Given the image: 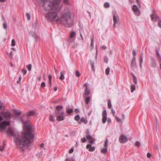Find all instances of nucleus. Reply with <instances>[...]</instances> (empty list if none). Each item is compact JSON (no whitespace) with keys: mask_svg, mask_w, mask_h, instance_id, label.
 <instances>
[{"mask_svg":"<svg viewBox=\"0 0 161 161\" xmlns=\"http://www.w3.org/2000/svg\"><path fill=\"white\" fill-rule=\"evenodd\" d=\"M158 26L161 28V19H158Z\"/></svg>","mask_w":161,"mask_h":161,"instance_id":"obj_28","label":"nucleus"},{"mask_svg":"<svg viewBox=\"0 0 161 161\" xmlns=\"http://www.w3.org/2000/svg\"><path fill=\"white\" fill-rule=\"evenodd\" d=\"M136 0V1L137 3V4H138V5H140V2H139V0Z\"/></svg>","mask_w":161,"mask_h":161,"instance_id":"obj_58","label":"nucleus"},{"mask_svg":"<svg viewBox=\"0 0 161 161\" xmlns=\"http://www.w3.org/2000/svg\"><path fill=\"white\" fill-rule=\"evenodd\" d=\"M151 19L152 21H155L157 20H158L159 19H160L159 17L155 14H153L151 15Z\"/></svg>","mask_w":161,"mask_h":161,"instance_id":"obj_13","label":"nucleus"},{"mask_svg":"<svg viewBox=\"0 0 161 161\" xmlns=\"http://www.w3.org/2000/svg\"><path fill=\"white\" fill-rule=\"evenodd\" d=\"M156 54L159 58V62L161 61V57H160V55L157 50L156 51Z\"/></svg>","mask_w":161,"mask_h":161,"instance_id":"obj_24","label":"nucleus"},{"mask_svg":"<svg viewBox=\"0 0 161 161\" xmlns=\"http://www.w3.org/2000/svg\"><path fill=\"white\" fill-rule=\"evenodd\" d=\"M60 76L59 77V79L61 80H63L64 79V73L63 72H61L60 73Z\"/></svg>","mask_w":161,"mask_h":161,"instance_id":"obj_23","label":"nucleus"},{"mask_svg":"<svg viewBox=\"0 0 161 161\" xmlns=\"http://www.w3.org/2000/svg\"><path fill=\"white\" fill-rule=\"evenodd\" d=\"M65 116L64 112L57 113L56 120L58 121H63L64 119Z\"/></svg>","mask_w":161,"mask_h":161,"instance_id":"obj_5","label":"nucleus"},{"mask_svg":"<svg viewBox=\"0 0 161 161\" xmlns=\"http://www.w3.org/2000/svg\"><path fill=\"white\" fill-rule=\"evenodd\" d=\"M111 111H112V113L113 115V116H115V111L113 109H112Z\"/></svg>","mask_w":161,"mask_h":161,"instance_id":"obj_54","label":"nucleus"},{"mask_svg":"<svg viewBox=\"0 0 161 161\" xmlns=\"http://www.w3.org/2000/svg\"><path fill=\"white\" fill-rule=\"evenodd\" d=\"M31 67H32V65L31 64H29L28 65L26 66V67H27L28 70L29 71H30L31 70Z\"/></svg>","mask_w":161,"mask_h":161,"instance_id":"obj_31","label":"nucleus"},{"mask_svg":"<svg viewBox=\"0 0 161 161\" xmlns=\"http://www.w3.org/2000/svg\"><path fill=\"white\" fill-rule=\"evenodd\" d=\"M5 109V106L3 103L0 101V110H4Z\"/></svg>","mask_w":161,"mask_h":161,"instance_id":"obj_19","label":"nucleus"},{"mask_svg":"<svg viewBox=\"0 0 161 161\" xmlns=\"http://www.w3.org/2000/svg\"><path fill=\"white\" fill-rule=\"evenodd\" d=\"M75 111L76 112V113H78L79 112V110L77 109H75Z\"/></svg>","mask_w":161,"mask_h":161,"instance_id":"obj_62","label":"nucleus"},{"mask_svg":"<svg viewBox=\"0 0 161 161\" xmlns=\"http://www.w3.org/2000/svg\"><path fill=\"white\" fill-rule=\"evenodd\" d=\"M22 122L25 130L22 135L18 134L17 136H16L14 129L11 127H8L6 131L9 135L15 136L14 139V142L18 147L23 149L31 145L33 139L32 132L34 131V128L30 124L28 120L25 122L22 120Z\"/></svg>","mask_w":161,"mask_h":161,"instance_id":"obj_1","label":"nucleus"},{"mask_svg":"<svg viewBox=\"0 0 161 161\" xmlns=\"http://www.w3.org/2000/svg\"><path fill=\"white\" fill-rule=\"evenodd\" d=\"M122 119H125V115L124 114H122Z\"/></svg>","mask_w":161,"mask_h":161,"instance_id":"obj_60","label":"nucleus"},{"mask_svg":"<svg viewBox=\"0 0 161 161\" xmlns=\"http://www.w3.org/2000/svg\"><path fill=\"white\" fill-rule=\"evenodd\" d=\"M136 66L135 61H132L131 63V66L132 68H134Z\"/></svg>","mask_w":161,"mask_h":161,"instance_id":"obj_26","label":"nucleus"},{"mask_svg":"<svg viewBox=\"0 0 161 161\" xmlns=\"http://www.w3.org/2000/svg\"><path fill=\"white\" fill-rule=\"evenodd\" d=\"M110 71V68L109 67L107 68L105 70V74L107 75L109 74Z\"/></svg>","mask_w":161,"mask_h":161,"instance_id":"obj_29","label":"nucleus"},{"mask_svg":"<svg viewBox=\"0 0 161 161\" xmlns=\"http://www.w3.org/2000/svg\"><path fill=\"white\" fill-rule=\"evenodd\" d=\"M63 2L66 5H69L70 4L69 0H63Z\"/></svg>","mask_w":161,"mask_h":161,"instance_id":"obj_22","label":"nucleus"},{"mask_svg":"<svg viewBox=\"0 0 161 161\" xmlns=\"http://www.w3.org/2000/svg\"><path fill=\"white\" fill-rule=\"evenodd\" d=\"M91 65L92 66V69L93 70H94V62H91Z\"/></svg>","mask_w":161,"mask_h":161,"instance_id":"obj_37","label":"nucleus"},{"mask_svg":"<svg viewBox=\"0 0 161 161\" xmlns=\"http://www.w3.org/2000/svg\"><path fill=\"white\" fill-rule=\"evenodd\" d=\"M21 114V112L20 111H16L15 112V115L18 116H19Z\"/></svg>","mask_w":161,"mask_h":161,"instance_id":"obj_36","label":"nucleus"},{"mask_svg":"<svg viewBox=\"0 0 161 161\" xmlns=\"http://www.w3.org/2000/svg\"><path fill=\"white\" fill-rule=\"evenodd\" d=\"M104 6L106 8H108L109 7V5L108 3H106L104 4Z\"/></svg>","mask_w":161,"mask_h":161,"instance_id":"obj_43","label":"nucleus"},{"mask_svg":"<svg viewBox=\"0 0 161 161\" xmlns=\"http://www.w3.org/2000/svg\"><path fill=\"white\" fill-rule=\"evenodd\" d=\"M61 0H55L51 3V22L62 24L67 27L73 25L71 20V12L68 9H65L61 13L60 17L57 14L61 9L62 5L59 4Z\"/></svg>","mask_w":161,"mask_h":161,"instance_id":"obj_2","label":"nucleus"},{"mask_svg":"<svg viewBox=\"0 0 161 161\" xmlns=\"http://www.w3.org/2000/svg\"><path fill=\"white\" fill-rule=\"evenodd\" d=\"M132 76H133V82L135 84H136L137 83V80H136V77L135 76V75H133Z\"/></svg>","mask_w":161,"mask_h":161,"instance_id":"obj_30","label":"nucleus"},{"mask_svg":"<svg viewBox=\"0 0 161 161\" xmlns=\"http://www.w3.org/2000/svg\"><path fill=\"white\" fill-rule=\"evenodd\" d=\"M140 142L138 141L136 142L135 146L136 147H139L140 146Z\"/></svg>","mask_w":161,"mask_h":161,"instance_id":"obj_34","label":"nucleus"},{"mask_svg":"<svg viewBox=\"0 0 161 161\" xmlns=\"http://www.w3.org/2000/svg\"><path fill=\"white\" fill-rule=\"evenodd\" d=\"M107 122L108 123H110L111 122V119H110L108 118V119Z\"/></svg>","mask_w":161,"mask_h":161,"instance_id":"obj_57","label":"nucleus"},{"mask_svg":"<svg viewBox=\"0 0 161 161\" xmlns=\"http://www.w3.org/2000/svg\"><path fill=\"white\" fill-rule=\"evenodd\" d=\"M21 76H20L19 77V79L17 81V83H20V82L21 81Z\"/></svg>","mask_w":161,"mask_h":161,"instance_id":"obj_52","label":"nucleus"},{"mask_svg":"<svg viewBox=\"0 0 161 161\" xmlns=\"http://www.w3.org/2000/svg\"><path fill=\"white\" fill-rule=\"evenodd\" d=\"M15 45V41L14 39H13L12 40L11 45L12 46H14Z\"/></svg>","mask_w":161,"mask_h":161,"instance_id":"obj_41","label":"nucleus"},{"mask_svg":"<svg viewBox=\"0 0 161 161\" xmlns=\"http://www.w3.org/2000/svg\"><path fill=\"white\" fill-rule=\"evenodd\" d=\"M56 109L57 110V113H61L62 112H64L63 109V107L61 106H58L56 107Z\"/></svg>","mask_w":161,"mask_h":161,"instance_id":"obj_14","label":"nucleus"},{"mask_svg":"<svg viewBox=\"0 0 161 161\" xmlns=\"http://www.w3.org/2000/svg\"><path fill=\"white\" fill-rule=\"evenodd\" d=\"M108 144V140L107 139L105 141L104 146L105 147H107Z\"/></svg>","mask_w":161,"mask_h":161,"instance_id":"obj_45","label":"nucleus"},{"mask_svg":"<svg viewBox=\"0 0 161 161\" xmlns=\"http://www.w3.org/2000/svg\"><path fill=\"white\" fill-rule=\"evenodd\" d=\"M39 4L41 5L45 11V16L47 19L50 20V0H37Z\"/></svg>","mask_w":161,"mask_h":161,"instance_id":"obj_3","label":"nucleus"},{"mask_svg":"<svg viewBox=\"0 0 161 161\" xmlns=\"http://www.w3.org/2000/svg\"><path fill=\"white\" fill-rule=\"evenodd\" d=\"M87 139L89 141V143L91 144H92L93 143L94 139L93 137L90 135H88L86 136Z\"/></svg>","mask_w":161,"mask_h":161,"instance_id":"obj_15","label":"nucleus"},{"mask_svg":"<svg viewBox=\"0 0 161 161\" xmlns=\"http://www.w3.org/2000/svg\"><path fill=\"white\" fill-rule=\"evenodd\" d=\"M75 74H76V76L78 77H80V73L79 71H76Z\"/></svg>","mask_w":161,"mask_h":161,"instance_id":"obj_44","label":"nucleus"},{"mask_svg":"<svg viewBox=\"0 0 161 161\" xmlns=\"http://www.w3.org/2000/svg\"><path fill=\"white\" fill-rule=\"evenodd\" d=\"M76 34L74 31H72L69 34V37L68 39V41L69 42H73L76 38Z\"/></svg>","mask_w":161,"mask_h":161,"instance_id":"obj_4","label":"nucleus"},{"mask_svg":"<svg viewBox=\"0 0 161 161\" xmlns=\"http://www.w3.org/2000/svg\"><path fill=\"white\" fill-rule=\"evenodd\" d=\"M113 20L114 23V26L115 24L119 21V18L118 16L117 15H114L113 17Z\"/></svg>","mask_w":161,"mask_h":161,"instance_id":"obj_16","label":"nucleus"},{"mask_svg":"<svg viewBox=\"0 0 161 161\" xmlns=\"http://www.w3.org/2000/svg\"><path fill=\"white\" fill-rule=\"evenodd\" d=\"M115 118L116 121L118 122H120L121 121V120L119 118L117 117L116 116H115Z\"/></svg>","mask_w":161,"mask_h":161,"instance_id":"obj_40","label":"nucleus"},{"mask_svg":"<svg viewBox=\"0 0 161 161\" xmlns=\"http://www.w3.org/2000/svg\"><path fill=\"white\" fill-rule=\"evenodd\" d=\"M147 158H150L151 157V155L150 153H148L147 154Z\"/></svg>","mask_w":161,"mask_h":161,"instance_id":"obj_53","label":"nucleus"},{"mask_svg":"<svg viewBox=\"0 0 161 161\" xmlns=\"http://www.w3.org/2000/svg\"><path fill=\"white\" fill-rule=\"evenodd\" d=\"M127 137L124 135H121L119 137V141L120 143H125L127 142Z\"/></svg>","mask_w":161,"mask_h":161,"instance_id":"obj_10","label":"nucleus"},{"mask_svg":"<svg viewBox=\"0 0 161 161\" xmlns=\"http://www.w3.org/2000/svg\"><path fill=\"white\" fill-rule=\"evenodd\" d=\"M10 124V122L8 121H5L0 124V130H3L5 129L6 126L9 125Z\"/></svg>","mask_w":161,"mask_h":161,"instance_id":"obj_6","label":"nucleus"},{"mask_svg":"<svg viewBox=\"0 0 161 161\" xmlns=\"http://www.w3.org/2000/svg\"><path fill=\"white\" fill-rule=\"evenodd\" d=\"M135 86L134 85H132L131 87V92H133V91H134L135 90Z\"/></svg>","mask_w":161,"mask_h":161,"instance_id":"obj_27","label":"nucleus"},{"mask_svg":"<svg viewBox=\"0 0 161 161\" xmlns=\"http://www.w3.org/2000/svg\"><path fill=\"white\" fill-rule=\"evenodd\" d=\"M80 119V117L79 115H77L75 117V119L76 121L79 120Z\"/></svg>","mask_w":161,"mask_h":161,"instance_id":"obj_35","label":"nucleus"},{"mask_svg":"<svg viewBox=\"0 0 161 161\" xmlns=\"http://www.w3.org/2000/svg\"><path fill=\"white\" fill-rule=\"evenodd\" d=\"M80 36L81 37V38L82 40H83V36L82 35V34L80 33Z\"/></svg>","mask_w":161,"mask_h":161,"instance_id":"obj_64","label":"nucleus"},{"mask_svg":"<svg viewBox=\"0 0 161 161\" xmlns=\"http://www.w3.org/2000/svg\"><path fill=\"white\" fill-rule=\"evenodd\" d=\"M107 120V113L106 110H104L103 111L102 113V121L103 124H104L106 122Z\"/></svg>","mask_w":161,"mask_h":161,"instance_id":"obj_11","label":"nucleus"},{"mask_svg":"<svg viewBox=\"0 0 161 161\" xmlns=\"http://www.w3.org/2000/svg\"><path fill=\"white\" fill-rule=\"evenodd\" d=\"M139 61L140 63V65H141V64L142 62V58H140L139 59Z\"/></svg>","mask_w":161,"mask_h":161,"instance_id":"obj_55","label":"nucleus"},{"mask_svg":"<svg viewBox=\"0 0 161 161\" xmlns=\"http://www.w3.org/2000/svg\"><path fill=\"white\" fill-rule=\"evenodd\" d=\"M21 71L23 73L24 75H25L27 73V70L26 69H22L21 70Z\"/></svg>","mask_w":161,"mask_h":161,"instance_id":"obj_46","label":"nucleus"},{"mask_svg":"<svg viewBox=\"0 0 161 161\" xmlns=\"http://www.w3.org/2000/svg\"><path fill=\"white\" fill-rule=\"evenodd\" d=\"M1 114L6 119L8 120L10 118L11 114L8 112L3 111L1 112Z\"/></svg>","mask_w":161,"mask_h":161,"instance_id":"obj_8","label":"nucleus"},{"mask_svg":"<svg viewBox=\"0 0 161 161\" xmlns=\"http://www.w3.org/2000/svg\"><path fill=\"white\" fill-rule=\"evenodd\" d=\"M101 48L104 50L106 48V47L105 46H103L101 47Z\"/></svg>","mask_w":161,"mask_h":161,"instance_id":"obj_61","label":"nucleus"},{"mask_svg":"<svg viewBox=\"0 0 161 161\" xmlns=\"http://www.w3.org/2000/svg\"><path fill=\"white\" fill-rule=\"evenodd\" d=\"M57 90V87H54V91H56Z\"/></svg>","mask_w":161,"mask_h":161,"instance_id":"obj_63","label":"nucleus"},{"mask_svg":"<svg viewBox=\"0 0 161 161\" xmlns=\"http://www.w3.org/2000/svg\"><path fill=\"white\" fill-rule=\"evenodd\" d=\"M48 79L49 81V83H50V75H48Z\"/></svg>","mask_w":161,"mask_h":161,"instance_id":"obj_59","label":"nucleus"},{"mask_svg":"<svg viewBox=\"0 0 161 161\" xmlns=\"http://www.w3.org/2000/svg\"><path fill=\"white\" fill-rule=\"evenodd\" d=\"M132 9L136 14L137 15H138L140 14V12L137 6L136 5H134L132 6Z\"/></svg>","mask_w":161,"mask_h":161,"instance_id":"obj_12","label":"nucleus"},{"mask_svg":"<svg viewBox=\"0 0 161 161\" xmlns=\"http://www.w3.org/2000/svg\"><path fill=\"white\" fill-rule=\"evenodd\" d=\"M91 44L90 46L91 47V49H92L93 47L94 46V38L93 36L91 37Z\"/></svg>","mask_w":161,"mask_h":161,"instance_id":"obj_20","label":"nucleus"},{"mask_svg":"<svg viewBox=\"0 0 161 161\" xmlns=\"http://www.w3.org/2000/svg\"><path fill=\"white\" fill-rule=\"evenodd\" d=\"M107 152V149L106 148H104L102 149L101 150V152L103 153H106Z\"/></svg>","mask_w":161,"mask_h":161,"instance_id":"obj_32","label":"nucleus"},{"mask_svg":"<svg viewBox=\"0 0 161 161\" xmlns=\"http://www.w3.org/2000/svg\"><path fill=\"white\" fill-rule=\"evenodd\" d=\"M35 113V112L34 111L31 110L27 114V116H33Z\"/></svg>","mask_w":161,"mask_h":161,"instance_id":"obj_21","label":"nucleus"},{"mask_svg":"<svg viewBox=\"0 0 161 161\" xmlns=\"http://www.w3.org/2000/svg\"><path fill=\"white\" fill-rule=\"evenodd\" d=\"M90 100L89 97H87L86 98V102L87 104H88Z\"/></svg>","mask_w":161,"mask_h":161,"instance_id":"obj_42","label":"nucleus"},{"mask_svg":"<svg viewBox=\"0 0 161 161\" xmlns=\"http://www.w3.org/2000/svg\"><path fill=\"white\" fill-rule=\"evenodd\" d=\"M132 54L134 56H135L136 55V52L135 50H133Z\"/></svg>","mask_w":161,"mask_h":161,"instance_id":"obj_51","label":"nucleus"},{"mask_svg":"<svg viewBox=\"0 0 161 161\" xmlns=\"http://www.w3.org/2000/svg\"><path fill=\"white\" fill-rule=\"evenodd\" d=\"M26 16H27V19L29 20H30L31 19V16L30 14H29V13H27L26 14Z\"/></svg>","mask_w":161,"mask_h":161,"instance_id":"obj_39","label":"nucleus"},{"mask_svg":"<svg viewBox=\"0 0 161 161\" xmlns=\"http://www.w3.org/2000/svg\"><path fill=\"white\" fill-rule=\"evenodd\" d=\"M104 60L105 62L106 63H107L108 61V59L107 58V57H105L104 58Z\"/></svg>","mask_w":161,"mask_h":161,"instance_id":"obj_50","label":"nucleus"},{"mask_svg":"<svg viewBox=\"0 0 161 161\" xmlns=\"http://www.w3.org/2000/svg\"><path fill=\"white\" fill-rule=\"evenodd\" d=\"M73 151H74V148L73 147V148H71L69 150V153H72L73 152Z\"/></svg>","mask_w":161,"mask_h":161,"instance_id":"obj_49","label":"nucleus"},{"mask_svg":"<svg viewBox=\"0 0 161 161\" xmlns=\"http://www.w3.org/2000/svg\"><path fill=\"white\" fill-rule=\"evenodd\" d=\"M44 146V144L43 143L41 144L40 145V147H42V148Z\"/></svg>","mask_w":161,"mask_h":161,"instance_id":"obj_56","label":"nucleus"},{"mask_svg":"<svg viewBox=\"0 0 161 161\" xmlns=\"http://www.w3.org/2000/svg\"><path fill=\"white\" fill-rule=\"evenodd\" d=\"M87 120L86 118L82 117L80 121L78 122L79 124H80L82 123H83L85 124H87Z\"/></svg>","mask_w":161,"mask_h":161,"instance_id":"obj_18","label":"nucleus"},{"mask_svg":"<svg viewBox=\"0 0 161 161\" xmlns=\"http://www.w3.org/2000/svg\"><path fill=\"white\" fill-rule=\"evenodd\" d=\"M10 124V122L8 121H5L0 124V130H3L5 129L6 126L9 125Z\"/></svg>","mask_w":161,"mask_h":161,"instance_id":"obj_7","label":"nucleus"},{"mask_svg":"<svg viewBox=\"0 0 161 161\" xmlns=\"http://www.w3.org/2000/svg\"><path fill=\"white\" fill-rule=\"evenodd\" d=\"M45 86V83L44 82H42L41 83V86L42 87H43Z\"/></svg>","mask_w":161,"mask_h":161,"instance_id":"obj_48","label":"nucleus"},{"mask_svg":"<svg viewBox=\"0 0 161 161\" xmlns=\"http://www.w3.org/2000/svg\"><path fill=\"white\" fill-rule=\"evenodd\" d=\"M4 21H5V22L3 23V28L5 29H7V24L6 22L5 21V19H4Z\"/></svg>","mask_w":161,"mask_h":161,"instance_id":"obj_33","label":"nucleus"},{"mask_svg":"<svg viewBox=\"0 0 161 161\" xmlns=\"http://www.w3.org/2000/svg\"><path fill=\"white\" fill-rule=\"evenodd\" d=\"M81 141L83 142H86V140L85 138H82L81 139Z\"/></svg>","mask_w":161,"mask_h":161,"instance_id":"obj_47","label":"nucleus"},{"mask_svg":"<svg viewBox=\"0 0 161 161\" xmlns=\"http://www.w3.org/2000/svg\"><path fill=\"white\" fill-rule=\"evenodd\" d=\"M86 148L87 149H89V150L90 152L93 151L95 150V147H92L90 144L87 145Z\"/></svg>","mask_w":161,"mask_h":161,"instance_id":"obj_17","label":"nucleus"},{"mask_svg":"<svg viewBox=\"0 0 161 161\" xmlns=\"http://www.w3.org/2000/svg\"><path fill=\"white\" fill-rule=\"evenodd\" d=\"M73 112V110L72 109H68L66 110V112L67 113H68V114H70V113H72Z\"/></svg>","mask_w":161,"mask_h":161,"instance_id":"obj_38","label":"nucleus"},{"mask_svg":"<svg viewBox=\"0 0 161 161\" xmlns=\"http://www.w3.org/2000/svg\"><path fill=\"white\" fill-rule=\"evenodd\" d=\"M108 108H110L111 107V100L109 99L108 100Z\"/></svg>","mask_w":161,"mask_h":161,"instance_id":"obj_25","label":"nucleus"},{"mask_svg":"<svg viewBox=\"0 0 161 161\" xmlns=\"http://www.w3.org/2000/svg\"><path fill=\"white\" fill-rule=\"evenodd\" d=\"M84 87L85 88L84 94V96L85 97L89 94L90 93V90L87 83H85L84 84Z\"/></svg>","mask_w":161,"mask_h":161,"instance_id":"obj_9","label":"nucleus"}]
</instances>
